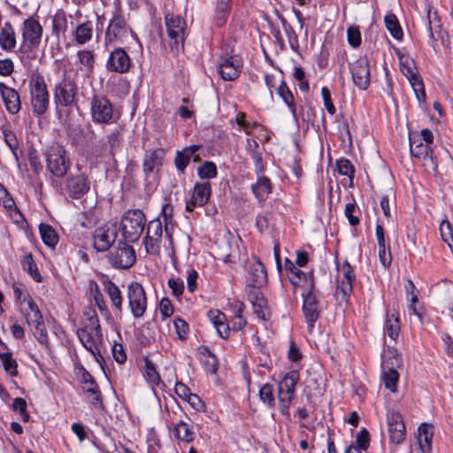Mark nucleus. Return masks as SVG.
Masks as SVG:
<instances>
[{
  "label": "nucleus",
  "instance_id": "f257e3e1",
  "mask_svg": "<svg viewBox=\"0 0 453 453\" xmlns=\"http://www.w3.org/2000/svg\"><path fill=\"white\" fill-rule=\"evenodd\" d=\"M433 141V133L427 128L423 129L420 133L412 132L409 135L411 155L422 160L426 170L436 171L437 164L430 150V144Z\"/></svg>",
  "mask_w": 453,
  "mask_h": 453
},
{
  "label": "nucleus",
  "instance_id": "f03ea898",
  "mask_svg": "<svg viewBox=\"0 0 453 453\" xmlns=\"http://www.w3.org/2000/svg\"><path fill=\"white\" fill-rule=\"evenodd\" d=\"M30 104L34 114L42 116L50 105V95L43 76L36 73L29 81Z\"/></svg>",
  "mask_w": 453,
  "mask_h": 453
},
{
  "label": "nucleus",
  "instance_id": "7ed1b4c3",
  "mask_svg": "<svg viewBox=\"0 0 453 453\" xmlns=\"http://www.w3.org/2000/svg\"><path fill=\"white\" fill-rule=\"evenodd\" d=\"M146 223V217L139 209L129 210L123 215L119 230L126 242H134L141 237Z\"/></svg>",
  "mask_w": 453,
  "mask_h": 453
},
{
  "label": "nucleus",
  "instance_id": "20e7f679",
  "mask_svg": "<svg viewBox=\"0 0 453 453\" xmlns=\"http://www.w3.org/2000/svg\"><path fill=\"white\" fill-rule=\"evenodd\" d=\"M78 93V87L75 80L66 72H64L62 79L56 83L53 96L57 105L64 107L72 106Z\"/></svg>",
  "mask_w": 453,
  "mask_h": 453
},
{
  "label": "nucleus",
  "instance_id": "39448f33",
  "mask_svg": "<svg viewBox=\"0 0 453 453\" xmlns=\"http://www.w3.org/2000/svg\"><path fill=\"white\" fill-rule=\"evenodd\" d=\"M47 169L56 177H64L70 168V160L63 146L54 144L45 153Z\"/></svg>",
  "mask_w": 453,
  "mask_h": 453
},
{
  "label": "nucleus",
  "instance_id": "423d86ee",
  "mask_svg": "<svg viewBox=\"0 0 453 453\" xmlns=\"http://www.w3.org/2000/svg\"><path fill=\"white\" fill-rule=\"evenodd\" d=\"M314 280H310L307 292L303 293V313L307 323L308 331L312 332L316 321L322 311L321 304L314 294Z\"/></svg>",
  "mask_w": 453,
  "mask_h": 453
},
{
  "label": "nucleus",
  "instance_id": "0eeeda50",
  "mask_svg": "<svg viewBox=\"0 0 453 453\" xmlns=\"http://www.w3.org/2000/svg\"><path fill=\"white\" fill-rule=\"evenodd\" d=\"M128 242L119 241L109 252L108 258L111 265L118 269H128L133 266L136 257L134 248Z\"/></svg>",
  "mask_w": 453,
  "mask_h": 453
},
{
  "label": "nucleus",
  "instance_id": "6e6552de",
  "mask_svg": "<svg viewBox=\"0 0 453 453\" xmlns=\"http://www.w3.org/2000/svg\"><path fill=\"white\" fill-rule=\"evenodd\" d=\"M89 324L84 328L77 331L78 337L81 342L82 345L94 356L99 349L97 348V342L102 341L101 327L97 316H91L89 319Z\"/></svg>",
  "mask_w": 453,
  "mask_h": 453
},
{
  "label": "nucleus",
  "instance_id": "1a4fd4ad",
  "mask_svg": "<svg viewBox=\"0 0 453 453\" xmlns=\"http://www.w3.org/2000/svg\"><path fill=\"white\" fill-rule=\"evenodd\" d=\"M92 120L97 124H110L114 121L113 105L104 96L95 95L90 101Z\"/></svg>",
  "mask_w": 453,
  "mask_h": 453
},
{
  "label": "nucleus",
  "instance_id": "9d476101",
  "mask_svg": "<svg viewBox=\"0 0 453 453\" xmlns=\"http://www.w3.org/2000/svg\"><path fill=\"white\" fill-rule=\"evenodd\" d=\"M165 26L172 50L179 51L183 48L185 20L179 15L167 13L165 17Z\"/></svg>",
  "mask_w": 453,
  "mask_h": 453
},
{
  "label": "nucleus",
  "instance_id": "9b49d317",
  "mask_svg": "<svg viewBox=\"0 0 453 453\" xmlns=\"http://www.w3.org/2000/svg\"><path fill=\"white\" fill-rule=\"evenodd\" d=\"M128 305L134 319H141L147 309V297L143 287L134 281L127 287Z\"/></svg>",
  "mask_w": 453,
  "mask_h": 453
},
{
  "label": "nucleus",
  "instance_id": "f8f14e48",
  "mask_svg": "<svg viewBox=\"0 0 453 453\" xmlns=\"http://www.w3.org/2000/svg\"><path fill=\"white\" fill-rule=\"evenodd\" d=\"M242 65L239 56L233 54V50L222 53L219 61V72L225 81H234L240 73Z\"/></svg>",
  "mask_w": 453,
  "mask_h": 453
},
{
  "label": "nucleus",
  "instance_id": "ddd939ff",
  "mask_svg": "<svg viewBox=\"0 0 453 453\" xmlns=\"http://www.w3.org/2000/svg\"><path fill=\"white\" fill-rule=\"evenodd\" d=\"M133 31L127 26L125 19L121 15H115L106 29L104 44L108 46L114 42H123L124 39Z\"/></svg>",
  "mask_w": 453,
  "mask_h": 453
},
{
  "label": "nucleus",
  "instance_id": "4468645a",
  "mask_svg": "<svg viewBox=\"0 0 453 453\" xmlns=\"http://www.w3.org/2000/svg\"><path fill=\"white\" fill-rule=\"evenodd\" d=\"M387 426L389 440L394 444H400L405 439V425L402 415L395 411H388Z\"/></svg>",
  "mask_w": 453,
  "mask_h": 453
},
{
  "label": "nucleus",
  "instance_id": "2eb2a0df",
  "mask_svg": "<svg viewBox=\"0 0 453 453\" xmlns=\"http://www.w3.org/2000/svg\"><path fill=\"white\" fill-rule=\"evenodd\" d=\"M354 84L360 89H366L370 84V65L365 56L357 58L350 67Z\"/></svg>",
  "mask_w": 453,
  "mask_h": 453
},
{
  "label": "nucleus",
  "instance_id": "dca6fc26",
  "mask_svg": "<svg viewBox=\"0 0 453 453\" xmlns=\"http://www.w3.org/2000/svg\"><path fill=\"white\" fill-rule=\"evenodd\" d=\"M132 61L127 51L120 48H115L109 56L106 62V68L110 72L125 73L129 71Z\"/></svg>",
  "mask_w": 453,
  "mask_h": 453
},
{
  "label": "nucleus",
  "instance_id": "f3484780",
  "mask_svg": "<svg viewBox=\"0 0 453 453\" xmlns=\"http://www.w3.org/2000/svg\"><path fill=\"white\" fill-rule=\"evenodd\" d=\"M23 39L24 47L28 50L36 48L41 42L42 27L40 23L34 19H27L24 21Z\"/></svg>",
  "mask_w": 453,
  "mask_h": 453
},
{
  "label": "nucleus",
  "instance_id": "a211bd4d",
  "mask_svg": "<svg viewBox=\"0 0 453 453\" xmlns=\"http://www.w3.org/2000/svg\"><path fill=\"white\" fill-rule=\"evenodd\" d=\"M211 193V188L209 181L196 183L191 197L186 202V211H193L196 206L205 205Z\"/></svg>",
  "mask_w": 453,
  "mask_h": 453
},
{
  "label": "nucleus",
  "instance_id": "6ab92c4d",
  "mask_svg": "<svg viewBox=\"0 0 453 453\" xmlns=\"http://www.w3.org/2000/svg\"><path fill=\"white\" fill-rule=\"evenodd\" d=\"M94 247L97 251L108 250L117 238L116 226H100L94 232Z\"/></svg>",
  "mask_w": 453,
  "mask_h": 453
},
{
  "label": "nucleus",
  "instance_id": "aec40b11",
  "mask_svg": "<svg viewBox=\"0 0 453 453\" xmlns=\"http://www.w3.org/2000/svg\"><path fill=\"white\" fill-rule=\"evenodd\" d=\"M90 181L84 173L70 175L66 180L65 189L69 196L79 199L88 192Z\"/></svg>",
  "mask_w": 453,
  "mask_h": 453
},
{
  "label": "nucleus",
  "instance_id": "412c9836",
  "mask_svg": "<svg viewBox=\"0 0 453 453\" xmlns=\"http://www.w3.org/2000/svg\"><path fill=\"white\" fill-rule=\"evenodd\" d=\"M248 299L252 304L254 312L257 316L263 320H268L270 313L267 306V301L259 291L258 287L250 288L248 293Z\"/></svg>",
  "mask_w": 453,
  "mask_h": 453
},
{
  "label": "nucleus",
  "instance_id": "4be33fe9",
  "mask_svg": "<svg viewBox=\"0 0 453 453\" xmlns=\"http://www.w3.org/2000/svg\"><path fill=\"white\" fill-rule=\"evenodd\" d=\"M0 94L7 111L10 114L18 113L21 107L19 93L14 88L0 82Z\"/></svg>",
  "mask_w": 453,
  "mask_h": 453
},
{
  "label": "nucleus",
  "instance_id": "5701e85b",
  "mask_svg": "<svg viewBox=\"0 0 453 453\" xmlns=\"http://www.w3.org/2000/svg\"><path fill=\"white\" fill-rule=\"evenodd\" d=\"M392 359L395 360V362H391V365H388V361L384 360L381 363V366L383 368V381L385 384V387L389 389L392 392L396 391V384L398 381L399 374L395 369V367L399 366V358L397 356H393Z\"/></svg>",
  "mask_w": 453,
  "mask_h": 453
},
{
  "label": "nucleus",
  "instance_id": "b1692460",
  "mask_svg": "<svg viewBox=\"0 0 453 453\" xmlns=\"http://www.w3.org/2000/svg\"><path fill=\"white\" fill-rule=\"evenodd\" d=\"M338 270L342 278L338 282L337 289L344 296H349L352 292L353 282L356 278L353 268L347 261H345Z\"/></svg>",
  "mask_w": 453,
  "mask_h": 453
},
{
  "label": "nucleus",
  "instance_id": "393cba45",
  "mask_svg": "<svg viewBox=\"0 0 453 453\" xmlns=\"http://www.w3.org/2000/svg\"><path fill=\"white\" fill-rule=\"evenodd\" d=\"M164 149L147 150L143 157L142 169L146 175L152 173L156 167L161 166L165 157Z\"/></svg>",
  "mask_w": 453,
  "mask_h": 453
},
{
  "label": "nucleus",
  "instance_id": "a878e982",
  "mask_svg": "<svg viewBox=\"0 0 453 453\" xmlns=\"http://www.w3.org/2000/svg\"><path fill=\"white\" fill-rule=\"evenodd\" d=\"M427 24L429 30V37L432 41H444L447 33L442 29L441 20L436 12L427 11Z\"/></svg>",
  "mask_w": 453,
  "mask_h": 453
},
{
  "label": "nucleus",
  "instance_id": "bb28decb",
  "mask_svg": "<svg viewBox=\"0 0 453 453\" xmlns=\"http://www.w3.org/2000/svg\"><path fill=\"white\" fill-rule=\"evenodd\" d=\"M249 273L253 287H260L267 281L266 270L261 261L257 257L254 262L250 264Z\"/></svg>",
  "mask_w": 453,
  "mask_h": 453
},
{
  "label": "nucleus",
  "instance_id": "cd10ccee",
  "mask_svg": "<svg viewBox=\"0 0 453 453\" xmlns=\"http://www.w3.org/2000/svg\"><path fill=\"white\" fill-rule=\"evenodd\" d=\"M418 442V448L422 453H431L432 438L434 436L433 426L423 423L419 426Z\"/></svg>",
  "mask_w": 453,
  "mask_h": 453
},
{
  "label": "nucleus",
  "instance_id": "c85d7f7f",
  "mask_svg": "<svg viewBox=\"0 0 453 453\" xmlns=\"http://www.w3.org/2000/svg\"><path fill=\"white\" fill-rule=\"evenodd\" d=\"M251 190L260 202L265 201L272 192L270 179L264 175L257 176V182L251 186Z\"/></svg>",
  "mask_w": 453,
  "mask_h": 453
},
{
  "label": "nucleus",
  "instance_id": "c756f323",
  "mask_svg": "<svg viewBox=\"0 0 453 453\" xmlns=\"http://www.w3.org/2000/svg\"><path fill=\"white\" fill-rule=\"evenodd\" d=\"M103 284L111 301L112 305L116 308L118 311L122 312L123 299L119 287L109 279H104L103 280Z\"/></svg>",
  "mask_w": 453,
  "mask_h": 453
},
{
  "label": "nucleus",
  "instance_id": "7c9ffc66",
  "mask_svg": "<svg viewBox=\"0 0 453 453\" xmlns=\"http://www.w3.org/2000/svg\"><path fill=\"white\" fill-rule=\"evenodd\" d=\"M22 303H26L25 304L27 305V308H22L21 311L24 313L28 325H31L35 320L42 319V315L37 304L29 295H26L23 297Z\"/></svg>",
  "mask_w": 453,
  "mask_h": 453
},
{
  "label": "nucleus",
  "instance_id": "2f4dec72",
  "mask_svg": "<svg viewBox=\"0 0 453 453\" xmlns=\"http://www.w3.org/2000/svg\"><path fill=\"white\" fill-rule=\"evenodd\" d=\"M16 45L15 33L10 22H6L0 33V46L5 50H12Z\"/></svg>",
  "mask_w": 453,
  "mask_h": 453
},
{
  "label": "nucleus",
  "instance_id": "473e14b6",
  "mask_svg": "<svg viewBox=\"0 0 453 453\" xmlns=\"http://www.w3.org/2000/svg\"><path fill=\"white\" fill-rule=\"evenodd\" d=\"M286 271L289 273V280L293 285H300L303 278L307 282V286L310 283V280L312 279V275H310L309 277L306 276V274L302 272L300 269L296 268V265L288 259H286L285 264Z\"/></svg>",
  "mask_w": 453,
  "mask_h": 453
},
{
  "label": "nucleus",
  "instance_id": "72a5a7b5",
  "mask_svg": "<svg viewBox=\"0 0 453 453\" xmlns=\"http://www.w3.org/2000/svg\"><path fill=\"white\" fill-rule=\"evenodd\" d=\"M400 69L402 73L407 77L410 83L420 78L415 62L411 58H406L404 59L403 58H400Z\"/></svg>",
  "mask_w": 453,
  "mask_h": 453
},
{
  "label": "nucleus",
  "instance_id": "f704fd0d",
  "mask_svg": "<svg viewBox=\"0 0 453 453\" xmlns=\"http://www.w3.org/2000/svg\"><path fill=\"white\" fill-rule=\"evenodd\" d=\"M229 12L230 0H217L215 21L218 27H222L226 22Z\"/></svg>",
  "mask_w": 453,
  "mask_h": 453
},
{
  "label": "nucleus",
  "instance_id": "c9c22d12",
  "mask_svg": "<svg viewBox=\"0 0 453 453\" xmlns=\"http://www.w3.org/2000/svg\"><path fill=\"white\" fill-rule=\"evenodd\" d=\"M276 92L284 101V103L288 106L291 112L295 115L296 106L294 103V96L282 78H280L279 81V86L277 87Z\"/></svg>",
  "mask_w": 453,
  "mask_h": 453
},
{
  "label": "nucleus",
  "instance_id": "e433bc0d",
  "mask_svg": "<svg viewBox=\"0 0 453 453\" xmlns=\"http://www.w3.org/2000/svg\"><path fill=\"white\" fill-rule=\"evenodd\" d=\"M385 25L390 35L395 39V40H402L403 36V33L402 30V27H400V24L398 22V19L396 16L393 13H388L385 16L384 19Z\"/></svg>",
  "mask_w": 453,
  "mask_h": 453
},
{
  "label": "nucleus",
  "instance_id": "4c0bfd02",
  "mask_svg": "<svg viewBox=\"0 0 453 453\" xmlns=\"http://www.w3.org/2000/svg\"><path fill=\"white\" fill-rule=\"evenodd\" d=\"M21 265L24 271L30 274V276L36 281L42 282V276L38 271L37 265L33 259L32 254L28 253L21 258Z\"/></svg>",
  "mask_w": 453,
  "mask_h": 453
},
{
  "label": "nucleus",
  "instance_id": "58836bf2",
  "mask_svg": "<svg viewBox=\"0 0 453 453\" xmlns=\"http://www.w3.org/2000/svg\"><path fill=\"white\" fill-rule=\"evenodd\" d=\"M92 24L89 21L80 24L75 30V41L79 45H83L92 38Z\"/></svg>",
  "mask_w": 453,
  "mask_h": 453
},
{
  "label": "nucleus",
  "instance_id": "ea45409f",
  "mask_svg": "<svg viewBox=\"0 0 453 453\" xmlns=\"http://www.w3.org/2000/svg\"><path fill=\"white\" fill-rule=\"evenodd\" d=\"M299 380V373L296 371L288 372L284 378L279 382L278 388L284 390L286 393L294 394L296 385Z\"/></svg>",
  "mask_w": 453,
  "mask_h": 453
},
{
  "label": "nucleus",
  "instance_id": "a19ab883",
  "mask_svg": "<svg viewBox=\"0 0 453 453\" xmlns=\"http://www.w3.org/2000/svg\"><path fill=\"white\" fill-rule=\"evenodd\" d=\"M39 229L43 242L47 246L54 248L58 242V236L55 230L47 224H41Z\"/></svg>",
  "mask_w": 453,
  "mask_h": 453
},
{
  "label": "nucleus",
  "instance_id": "79ce46f5",
  "mask_svg": "<svg viewBox=\"0 0 453 453\" xmlns=\"http://www.w3.org/2000/svg\"><path fill=\"white\" fill-rule=\"evenodd\" d=\"M173 433L176 439L180 441L191 442L194 440V432H192L188 424L183 421H180L175 425Z\"/></svg>",
  "mask_w": 453,
  "mask_h": 453
},
{
  "label": "nucleus",
  "instance_id": "37998d69",
  "mask_svg": "<svg viewBox=\"0 0 453 453\" xmlns=\"http://www.w3.org/2000/svg\"><path fill=\"white\" fill-rule=\"evenodd\" d=\"M144 376L151 386L158 385L160 382L156 365L148 357L144 359Z\"/></svg>",
  "mask_w": 453,
  "mask_h": 453
},
{
  "label": "nucleus",
  "instance_id": "c03bdc74",
  "mask_svg": "<svg viewBox=\"0 0 453 453\" xmlns=\"http://www.w3.org/2000/svg\"><path fill=\"white\" fill-rule=\"evenodd\" d=\"M79 63L88 73H92L95 65V56L91 50H82L77 53Z\"/></svg>",
  "mask_w": 453,
  "mask_h": 453
},
{
  "label": "nucleus",
  "instance_id": "a18cd8bd",
  "mask_svg": "<svg viewBox=\"0 0 453 453\" xmlns=\"http://www.w3.org/2000/svg\"><path fill=\"white\" fill-rule=\"evenodd\" d=\"M67 29V19L64 12H58L52 20L53 34L58 36L59 34L65 33Z\"/></svg>",
  "mask_w": 453,
  "mask_h": 453
},
{
  "label": "nucleus",
  "instance_id": "49530a36",
  "mask_svg": "<svg viewBox=\"0 0 453 453\" xmlns=\"http://www.w3.org/2000/svg\"><path fill=\"white\" fill-rule=\"evenodd\" d=\"M295 395L286 393L281 388H278V400L280 405V411L283 415H289V406L294 399Z\"/></svg>",
  "mask_w": 453,
  "mask_h": 453
},
{
  "label": "nucleus",
  "instance_id": "de8ad7c7",
  "mask_svg": "<svg viewBox=\"0 0 453 453\" xmlns=\"http://www.w3.org/2000/svg\"><path fill=\"white\" fill-rule=\"evenodd\" d=\"M259 399L265 403L269 408H273L275 405V399L273 395V386L269 383L264 384L259 389Z\"/></svg>",
  "mask_w": 453,
  "mask_h": 453
},
{
  "label": "nucleus",
  "instance_id": "09e8293b",
  "mask_svg": "<svg viewBox=\"0 0 453 453\" xmlns=\"http://www.w3.org/2000/svg\"><path fill=\"white\" fill-rule=\"evenodd\" d=\"M385 331L391 339H395L400 331L399 319L397 316L388 315L385 323Z\"/></svg>",
  "mask_w": 453,
  "mask_h": 453
},
{
  "label": "nucleus",
  "instance_id": "8fccbe9b",
  "mask_svg": "<svg viewBox=\"0 0 453 453\" xmlns=\"http://www.w3.org/2000/svg\"><path fill=\"white\" fill-rule=\"evenodd\" d=\"M0 360L3 364L4 370L12 376L18 374L17 362L12 358V355L10 352L0 353Z\"/></svg>",
  "mask_w": 453,
  "mask_h": 453
},
{
  "label": "nucleus",
  "instance_id": "3c124183",
  "mask_svg": "<svg viewBox=\"0 0 453 453\" xmlns=\"http://www.w3.org/2000/svg\"><path fill=\"white\" fill-rule=\"evenodd\" d=\"M217 166L211 161L204 162L197 169V174L201 179H212L217 176Z\"/></svg>",
  "mask_w": 453,
  "mask_h": 453
},
{
  "label": "nucleus",
  "instance_id": "603ef678",
  "mask_svg": "<svg viewBox=\"0 0 453 453\" xmlns=\"http://www.w3.org/2000/svg\"><path fill=\"white\" fill-rule=\"evenodd\" d=\"M30 326H33L35 328L34 334L38 340V342L42 344H47L48 343V335L47 331L45 327V324L43 321V318L40 320H35L31 323Z\"/></svg>",
  "mask_w": 453,
  "mask_h": 453
},
{
  "label": "nucleus",
  "instance_id": "864d4df0",
  "mask_svg": "<svg viewBox=\"0 0 453 453\" xmlns=\"http://www.w3.org/2000/svg\"><path fill=\"white\" fill-rule=\"evenodd\" d=\"M162 233V222L159 219H152L149 222L146 236L154 240H161Z\"/></svg>",
  "mask_w": 453,
  "mask_h": 453
},
{
  "label": "nucleus",
  "instance_id": "5fc2aeb1",
  "mask_svg": "<svg viewBox=\"0 0 453 453\" xmlns=\"http://www.w3.org/2000/svg\"><path fill=\"white\" fill-rule=\"evenodd\" d=\"M336 165L338 168V172L342 175L348 176L350 180H353L354 174H355V169L353 165L349 159L346 158H341L337 160Z\"/></svg>",
  "mask_w": 453,
  "mask_h": 453
},
{
  "label": "nucleus",
  "instance_id": "6e6d98bb",
  "mask_svg": "<svg viewBox=\"0 0 453 453\" xmlns=\"http://www.w3.org/2000/svg\"><path fill=\"white\" fill-rule=\"evenodd\" d=\"M89 291L91 296H93L96 304L100 310L105 309V303L104 301V296L100 292L99 287L96 281L91 280L89 282Z\"/></svg>",
  "mask_w": 453,
  "mask_h": 453
},
{
  "label": "nucleus",
  "instance_id": "4d7b16f0",
  "mask_svg": "<svg viewBox=\"0 0 453 453\" xmlns=\"http://www.w3.org/2000/svg\"><path fill=\"white\" fill-rule=\"evenodd\" d=\"M440 232L442 240L449 244L452 249L453 247V232L451 225L448 220H443L440 226Z\"/></svg>",
  "mask_w": 453,
  "mask_h": 453
},
{
  "label": "nucleus",
  "instance_id": "13d9d810",
  "mask_svg": "<svg viewBox=\"0 0 453 453\" xmlns=\"http://www.w3.org/2000/svg\"><path fill=\"white\" fill-rule=\"evenodd\" d=\"M348 42L354 48L361 44V33L357 26H350L347 30Z\"/></svg>",
  "mask_w": 453,
  "mask_h": 453
},
{
  "label": "nucleus",
  "instance_id": "bf43d9fd",
  "mask_svg": "<svg viewBox=\"0 0 453 453\" xmlns=\"http://www.w3.org/2000/svg\"><path fill=\"white\" fill-rule=\"evenodd\" d=\"M207 356L203 353V365L208 372L214 374L218 371V361L214 354H212L208 349H205Z\"/></svg>",
  "mask_w": 453,
  "mask_h": 453
},
{
  "label": "nucleus",
  "instance_id": "052dcab7",
  "mask_svg": "<svg viewBox=\"0 0 453 453\" xmlns=\"http://www.w3.org/2000/svg\"><path fill=\"white\" fill-rule=\"evenodd\" d=\"M370 442V434L366 429H363L357 434L356 436V445L355 448H357L359 451L362 449H367Z\"/></svg>",
  "mask_w": 453,
  "mask_h": 453
},
{
  "label": "nucleus",
  "instance_id": "680f3d73",
  "mask_svg": "<svg viewBox=\"0 0 453 453\" xmlns=\"http://www.w3.org/2000/svg\"><path fill=\"white\" fill-rule=\"evenodd\" d=\"M27 157H28L29 164H30L31 167L33 168L34 172L36 173L41 172L42 169V165L41 164L39 154H38L37 150L35 148L30 147L28 149Z\"/></svg>",
  "mask_w": 453,
  "mask_h": 453
},
{
  "label": "nucleus",
  "instance_id": "e2e57ef3",
  "mask_svg": "<svg viewBox=\"0 0 453 453\" xmlns=\"http://www.w3.org/2000/svg\"><path fill=\"white\" fill-rule=\"evenodd\" d=\"M168 287L172 289L173 296L180 297L184 291V282L180 279L171 278L168 280Z\"/></svg>",
  "mask_w": 453,
  "mask_h": 453
},
{
  "label": "nucleus",
  "instance_id": "0e129e2a",
  "mask_svg": "<svg viewBox=\"0 0 453 453\" xmlns=\"http://www.w3.org/2000/svg\"><path fill=\"white\" fill-rule=\"evenodd\" d=\"M321 95L326 111L329 114L334 115L335 113V107L332 102L329 89L326 87H323L321 89Z\"/></svg>",
  "mask_w": 453,
  "mask_h": 453
},
{
  "label": "nucleus",
  "instance_id": "69168bd1",
  "mask_svg": "<svg viewBox=\"0 0 453 453\" xmlns=\"http://www.w3.org/2000/svg\"><path fill=\"white\" fill-rule=\"evenodd\" d=\"M4 139L7 146L11 150H14V149H18L19 142L16 134L9 129H5L3 131Z\"/></svg>",
  "mask_w": 453,
  "mask_h": 453
},
{
  "label": "nucleus",
  "instance_id": "338daca9",
  "mask_svg": "<svg viewBox=\"0 0 453 453\" xmlns=\"http://www.w3.org/2000/svg\"><path fill=\"white\" fill-rule=\"evenodd\" d=\"M174 326L180 339L183 340L188 335V326L187 322L180 318L174 319Z\"/></svg>",
  "mask_w": 453,
  "mask_h": 453
},
{
  "label": "nucleus",
  "instance_id": "774afa93",
  "mask_svg": "<svg viewBox=\"0 0 453 453\" xmlns=\"http://www.w3.org/2000/svg\"><path fill=\"white\" fill-rule=\"evenodd\" d=\"M112 356L116 362L123 364L127 360V355L122 344L114 343L112 346Z\"/></svg>",
  "mask_w": 453,
  "mask_h": 453
}]
</instances>
